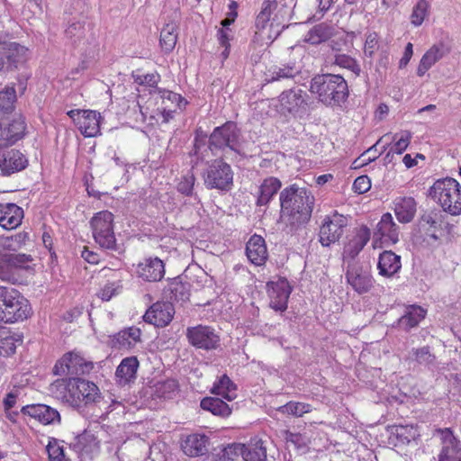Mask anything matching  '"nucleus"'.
<instances>
[{"label":"nucleus","mask_w":461,"mask_h":461,"mask_svg":"<svg viewBox=\"0 0 461 461\" xmlns=\"http://www.w3.org/2000/svg\"><path fill=\"white\" fill-rule=\"evenodd\" d=\"M240 132L233 122H227L220 127H216L207 140V135L203 131L197 130L194 136V146L190 151L193 167L199 161H203L208 155V151L223 150L229 149L240 154L241 147L240 144Z\"/></svg>","instance_id":"nucleus-1"},{"label":"nucleus","mask_w":461,"mask_h":461,"mask_svg":"<svg viewBox=\"0 0 461 461\" xmlns=\"http://www.w3.org/2000/svg\"><path fill=\"white\" fill-rule=\"evenodd\" d=\"M279 201L280 220L292 229L310 221L315 198L307 188L293 184L280 192Z\"/></svg>","instance_id":"nucleus-2"},{"label":"nucleus","mask_w":461,"mask_h":461,"mask_svg":"<svg viewBox=\"0 0 461 461\" xmlns=\"http://www.w3.org/2000/svg\"><path fill=\"white\" fill-rule=\"evenodd\" d=\"M29 59L30 50L25 46L15 41L0 43V72L20 71L16 77L20 95L26 91L28 79L32 76L27 66Z\"/></svg>","instance_id":"nucleus-3"},{"label":"nucleus","mask_w":461,"mask_h":461,"mask_svg":"<svg viewBox=\"0 0 461 461\" xmlns=\"http://www.w3.org/2000/svg\"><path fill=\"white\" fill-rule=\"evenodd\" d=\"M310 91L326 106H341L348 97V86L345 78L338 74L316 75L311 80Z\"/></svg>","instance_id":"nucleus-4"},{"label":"nucleus","mask_w":461,"mask_h":461,"mask_svg":"<svg viewBox=\"0 0 461 461\" xmlns=\"http://www.w3.org/2000/svg\"><path fill=\"white\" fill-rule=\"evenodd\" d=\"M60 385L64 386L60 395L62 402L79 411L89 405L99 403L102 400L98 386L91 381L71 377L63 380Z\"/></svg>","instance_id":"nucleus-5"},{"label":"nucleus","mask_w":461,"mask_h":461,"mask_svg":"<svg viewBox=\"0 0 461 461\" xmlns=\"http://www.w3.org/2000/svg\"><path fill=\"white\" fill-rule=\"evenodd\" d=\"M430 196L453 216L461 215V185L454 178L437 180L430 187Z\"/></svg>","instance_id":"nucleus-6"},{"label":"nucleus","mask_w":461,"mask_h":461,"mask_svg":"<svg viewBox=\"0 0 461 461\" xmlns=\"http://www.w3.org/2000/svg\"><path fill=\"white\" fill-rule=\"evenodd\" d=\"M91 228L95 241L103 249L121 252L113 231V214L101 211L92 218Z\"/></svg>","instance_id":"nucleus-7"},{"label":"nucleus","mask_w":461,"mask_h":461,"mask_svg":"<svg viewBox=\"0 0 461 461\" xmlns=\"http://www.w3.org/2000/svg\"><path fill=\"white\" fill-rule=\"evenodd\" d=\"M204 185L208 189L229 192L233 186V171L222 158L212 160L203 174Z\"/></svg>","instance_id":"nucleus-8"},{"label":"nucleus","mask_w":461,"mask_h":461,"mask_svg":"<svg viewBox=\"0 0 461 461\" xmlns=\"http://www.w3.org/2000/svg\"><path fill=\"white\" fill-rule=\"evenodd\" d=\"M94 368V363L86 360L79 352L66 353L53 367L56 375H85Z\"/></svg>","instance_id":"nucleus-9"},{"label":"nucleus","mask_w":461,"mask_h":461,"mask_svg":"<svg viewBox=\"0 0 461 461\" xmlns=\"http://www.w3.org/2000/svg\"><path fill=\"white\" fill-rule=\"evenodd\" d=\"M306 96V93L299 88L285 90L278 96L276 106L282 114L291 113L294 116H302L308 108Z\"/></svg>","instance_id":"nucleus-10"},{"label":"nucleus","mask_w":461,"mask_h":461,"mask_svg":"<svg viewBox=\"0 0 461 461\" xmlns=\"http://www.w3.org/2000/svg\"><path fill=\"white\" fill-rule=\"evenodd\" d=\"M345 276L348 284L359 294L369 292L373 287L374 278L369 267L358 262L348 265Z\"/></svg>","instance_id":"nucleus-11"},{"label":"nucleus","mask_w":461,"mask_h":461,"mask_svg":"<svg viewBox=\"0 0 461 461\" xmlns=\"http://www.w3.org/2000/svg\"><path fill=\"white\" fill-rule=\"evenodd\" d=\"M189 343L201 349L212 350L220 346V336L210 326L198 325L186 330Z\"/></svg>","instance_id":"nucleus-12"},{"label":"nucleus","mask_w":461,"mask_h":461,"mask_svg":"<svg viewBox=\"0 0 461 461\" xmlns=\"http://www.w3.org/2000/svg\"><path fill=\"white\" fill-rule=\"evenodd\" d=\"M347 226V219L343 215L335 213L325 216L319 231V241L323 247H329L339 241Z\"/></svg>","instance_id":"nucleus-13"},{"label":"nucleus","mask_w":461,"mask_h":461,"mask_svg":"<svg viewBox=\"0 0 461 461\" xmlns=\"http://www.w3.org/2000/svg\"><path fill=\"white\" fill-rule=\"evenodd\" d=\"M32 260V257L26 254L2 255L0 257V279L15 283L18 280L17 271L26 268Z\"/></svg>","instance_id":"nucleus-14"},{"label":"nucleus","mask_w":461,"mask_h":461,"mask_svg":"<svg viewBox=\"0 0 461 461\" xmlns=\"http://www.w3.org/2000/svg\"><path fill=\"white\" fill-rule=\"evenodd\" d=\"M436 435L441 445L438 461H461V441L453 430L450 428L438 429Z\"/></svg>","instance_id":"nucleus-15"},{"label":"nucleus","mask_w":461,"mask_h":461,"mask_svg":"<svg viewBox=\"0 0 461 461\" xmlns=\"http://www.w3.org/2000/svg\"><path fill=\"white\" fill-rule=\"evenodd\" d=\"M20 414L26 419L31 418L41 424L47 425H59L61 423V415L59 411L47 404L34 403L23 406Z\"/></svg>","instance_id":"nucleus-16"},{"label":"nucleus","mask_w":461,"mask_h":461,"mask_svg":"<svg viewBox=\"0 0 461 461\" xmlns=\"http://www.w3.org/2000/svg\"><path fill=\"white\" fill-rule=\"evenodd\" d=\"M86 137H95L100 131V113L91 110H70L67 113Z\"/></svg>","instance_id":"nucleus-17"},{"label":"nucleus","mask_w":461,"mask_h":461,"mask_svg":"<svg viewBox=\"0 0 461 461\" xmlns=\"http://www.w3.org/2000/svg\"><path fill=\"white\" fill-rule=\"evenodd\" d=\"M399 226L394 222L390 212L384 213L374 230L373 246L378 247V242L395 244L399 241Z\"/></svg>","instance_id":"nucleus-18"},{"label":"nucleus","mask_w":461,"mask_h":461,"mask_svg":"<svg viewBox=\"0 0 461 461\" xmlns=\"http://www.w3.org/2000/svg\"><path fill=\"white\" fill-rule=\"evenodd\" d=\"M267 287L270 306L276 311H285L292 292V287L287 279L279 277L276 281H270L267 283Z\"/></svg>","instance_id":"nucleus-19"},{"label":"nucleus","mask_w":461,"mask_h":461,"mask_svg":"<svg viewBox=\"0 0 461 461\" xmlns=\"http://www.w3.org/2000/svg\"><path fill=\"white\" fill-rule=\"evenodd\" d=\"M175 313L172 303L157 302L145 312L143 319L146 322L157 327H165L170 323Z\"/></svg>","instance_id":"nucleus-20"},{"label":"nucleus","mask_w":461,"mask_h":461,"mask_svg":"<svg viewBox=\"0 0 461 461\" xmlns=\"http://www.w3.org/2000/svg\"><path fill=\"white\" fill-rule=\"evenodd\" d=\"M25 128L24 119L20 114H15L12 120L2 119L0 121V140L10 145L15 143L23 137Z\"/></svg>","instance_id":"nucleus-21"},{"label":"nucleus","mask_w":461,"mask_h":461,"mask_svg":"<svg viewBox=\"0 0 461 461\" xmlns=\"http://www.w3.org/2000/svg\"><path fill=\"white\" fill-rule=\"evenodd\" d=\"M28 160L17 149L0 150V170L3 176H10L27 167Z\"/></svg>","instance_id":"nucleus-22"},{"label":"nucleus","mask_w":461,"mask_h":461,"mask_svg":"<svg viewBox=\"0 0 461 461\" xmlns=\"http://www.w3.org/2000/svg\"><path fill=\"white\" fill-rule=\"evenodd\" d=\"M301 66L294 60L271 65L265 73L267 82L281 81L284 79H292L300 75Z\"/></svg>","instance_id":"nucleus-23"},{"label":"nucleus","mask_w":461,"mask_h":461,"mask_svg":"<svg viewBox=\"0 0 461 461\" xmlns=\"http://www.w3.org/2000/svg\"><path fill=\"white\" fill-rule=\"evenodd\" d=\"M209 443L210 439L204 434L194 433L183 438L180 447L185 455L195 457L208 453Z\"/></svg>","instance_id":"nucleus-24"},{"label":"nucleus","mask_w":461,"mask_h":461,"mask_svg":"<svg viewBox=\"0 0 461 461\" xmlns=\"http://www.w3.org/2000/svg\"><path fill=\"white\" fill-rule=\"evenodd\" d=\"M138 276L148 282H157L165 275V266L158 258H145L137 266Z\"/></svg>","instance_id":"nucleus-25"},{"label":"nucleus","mask_w":461,"mask_h":461,"mask_svg":"<svg viewBox=\"0 0 461 461\" xmlns=\"http://www.w3.org/2000/svg\"><path fill=\"white\" fill-rule=\"evenodd\" d=\"M73 448L81 456L93 457L100 451V442L90 431L85 430L77 435L72 443Z\"/></svg>","instance_id":"nucleus-26"},{"label":"nucleus","mask_w":461,"mask_h":461,"mask_svg":"<svg viewBox=\"0 0 461 461\" xmlns=\"http://www.w3.org/2000/svg\"><path fill=\"white\" fill-rule=\"evenodd\" d=\"M23 210L14 203H0V226L13 230L21 225Z\"/></svg>","instance_id":"nucleus-27"},{"label":"nucleus","mask_w":461,"mask_h":461,"mask_svg":"<svg viewBox=\"0 0 461 461\" xmlns=\"http://www.w3.org/2000/svg\"><path fill=\"white\" fill-rule=\"evenodd\" d=\"M246 255L249 260L256 265L262 266L266 263L268 253L265 240L260 236L254 234L246 244Z\"/></svg>","instance_id":"nucleus-28"},{"label":"nucleus","mask_w":461,"mask_h":461,"mask_svg":"<svg viewBox=\"0 0 461 461\" xmlns=\"http://www.w3.org/2000/svg\"><path fill=\"white\" fill-rule=\"evenodd\" d=\"M370 237L371 231L366 225H363L357 229L355 235L348 241L344 247V258L354 259L367 244Z\"/></svg>","instance_id":"nucleus-29"},{"label":"nucleus","mask_w":461,"mask_h":461,"mask_svg":"<svg viewBox=\"0 0 461 461\" xmlns=\"http://www.w3.org/2000/svg\"><path fill=\"white\" fill-rule=\"evenodd\" d=\"M401 257L391 250H384L378 258L379 275L391 277L401 269Z\"/></svg>","instance_id":"nucleus-30"},{"label":"nucleus","mask_w":461,"mask_h":461,"mask_svg":"<svg viewBox=\"0 0 461 461\" xmlns=\"http://www.w3.org/2000/svg\"><path fill=\"white\" fill-rule=\"evenodd\" d=\"M236 449H239L244 461L267 460V449L260 439H252L247 445L237 444Z\"/></svg>","instance_id":"nucleus-31"},{"label":"nucleus","mask_w":461,"mask_h":461,"mask_svg":"<svg viewBox=\"0 0 461 461\" xmlns=\"http://www.w3.org/2000/svg\"><path fill=\"white\" fill-rule=\"evenodd\" d=\"M394 212L402 223L411 222L417 211V203L412 197H398L394 200Z\"/></svg>","instance_id":"nucleus-32"},{"label":"nucleus","mask_w":461,"mask_h":461,"mask_svg":"<svg viewBox=\"0 0 461 461\" xmlns=\"http://www.w3.org/2000/svg\"><path fill=\"white\" fill-rule=\"evenodd\" d=\"M426 310L418 305H409L404 314L398 319V326L405 331L415 328L425 318Z\"/></svg>","instance_id":"nucleus-33"},{"label":"nucleus","mask_w":461,"mask_h":461,"mask_svg":"<svg viewBox=\"0 0 461 461\" xmlns=\"http://www.w3.org/2000/svg\"><path fill=\"white\" fill-rule=\"evenodd\" d=\"M282 186L281 181L274 176L267 177L259 186V194L257 199L258 206H267Z\"/></svg>","instance_id":"nucleus-34"},{"label":"nucleus","mask_w":461,"mask_h":461,"mask_svg":"<svg viewBox=\"0 0 461 461\" xmlns=\"http://www.w3.org/2000/svg\"><path fill=\"white\" fill-rule=\"evenodd\" d=\"M446 54L445 47L442 43L433 45L422 56L417 68V75L422 77L425 73Z\"/></svg>","instance_id":"nucleus-35"},{"label":"nucleus","mask_w":461,"mask_h":461,"mask_svg":"<svg viewBox=\"0 0 461 461\" xmlns=\"http://www.w3.org/2000/svg\"><path fill=\"white\" fill-rule=\"evenodd\" d=\"M138 367L139 361L136 357H130L122 359L115 373L119 379V383L125 385L131 380L135 379Z\"/></svg>","instance_id":"nucleus-36"},{"label":"nucleus","mask_w":461,"mask_h":461,"mask_svg":"<svg viewBox=\"0 0 461 461\" xmlns=\"http://www.w3.org/2000/svg\"><path fill=\"white\" fill-rule=\"evenodd\" d=\"M212 393L227 401H233L237 398V385L227 375H223L214 383Z\"/></svg>","instance_id":"nucleus-37"},{"label":"nucleus","mask_w":461,"mask_h":461,"mask_svg":"<svg viewBox=\"0 0 461 461\" xmlns=\"http://www.w3.org/2000/svg\"><path fill=\"white\" fill-rule=\"evenodd\" d=\"M15 86L17 81L11 83L0 91V113L10 114L14 110V104L17 99Z\"/></svg>","instance_id":"nucleus-38"},{"label":"nucleus","mask_w":461,"mask_h":461,"mask_svg":"<svg viewBox=\"0 0 461 461\" xmlns=\"http://www.w3.org/2000/svg\"><path fill=\"white\" fill-rule=\"evenodd\" d=\"M200 406L203 410L221 417H228L231 413L229 404L218 397H205L201 401Z\"/></svg>","instance_id":"nucleus-39"},{"label":"nucleus","mask_w":461,"mask_h":461,"mask_svg":"<svg viewBox=\"0 0 461 461\" xmlns=\"http://www.w3.org/2000/svg\"><path fill=\"white\" fill-rule=\"evenodd\" d=\"M333 34V29L327 23H321L313 26L306 34L305 41L318 45L321 42L328 41Z\"/></svg>","instance_id":"nucleus-40"},{"label":"nucleus","mask_w":461,"mask_h":461,"mask_svg":"<svg viewBox=\"0 0 461 461\" xmlns=\"http://www.w3.org/2000/svg\"><path fill=\"white\" fill-rule=\"evenodd\" d=\"M177 26L174 23H167L160 32V46L165 52H171L177 41Z\"/></svg>","instance_id":"nucleus-41"},{"label":"nucleus","mask_w":461,"mask_h":461,"mask_svg":"<svg viewBox=\"0 0 461 461\" xmlns=\"http://www.w3.org/2000/svg\"><path fill=\"white\" fill-rule=\"evenodd\" d=\"M141 330L136 327H130L129 329L121 330L116 335V340L121 347L131 348L136 342L140 340Z\"/></svg>","instance_id":"nucleus-42"},{"label":"nucleus","mask_w":461,"mask_h":461,"mask_svg":"<svg viewBox=\"0 0 461 461\" xmlns=\"http://www.w3.org/2000/svg\"><path fill=\"white\" fill-rule=\"evenodd\" d=\"M312 411V408L311 404L294 401H290L277 409V411L282 414L292 415L294 417H302L303 414L309 413Z\"/></svg>","instance_id":"nucleus-43"},{"label":"nucleus","mask_w":461,"mask_h":461,"mask_svg":"<svg viewBox=\"0 0 461 461\" xmlns=\"http://www.w3.org/2000/svg\"><path fill=\"white\" fill-rule=\"evenodd\" d=\"M277 8L276 0H265L261 6V11L256 18V27L264 29L270 21L272 13Z\"/></svg>","instance_id":"nucleus-44"},{"label":"nucleus","mask_w":461,"mask_h":461,"mask_svg":"<svg viewBox=\"0 0 461 461\" xmlns=\"http://www.w3.org/2000/svg\"><path fill=\"white\" fill-rule=\"evenodd\" d=\"M15 349L14 338L10 335V331L6 328L0 327V357H9L14 354Z\"/></svg>","instance_id":"nucleus-45"},{"label":"nucleus","mask_w":461,"mask_h":461,"mask_svg":"<svg viewBox=\"0 0 461 461\" xmlns=\"http://www.w3.org/2000/svg\"><path fill=\"white\" fill-rule=\"evenodd\" d=\"M332 64L351 71L355 77H359L361 73V68L357 61L346 54H336Z\"/></svg>","instance_id":"nucleus-46"},{"label":"nucleus","mask_w":461,"mask_h":461,"mask_svg":"<svg viewBox=\"0 0 461 461\" xmlns=\"http://www.w3.org/2000/svg\"><path fill=\"white\" fill-rule=\"evenodd\" d=\"M412 353L415 361L420 365H423L429 368H431L435 366L436 357L430 352V348L429 346L413 348Z\"/></svg>","instance_id":"nucleus-47"},{"label":"nucleus","mask_w":461,"mask_h":461,"mask_svg":"<svg viewBox=\"0 0 461 461\" xmlns=\"http://www.w3.org/2000/svg\"><path fill=\"white\" fill-rule=\"evenodd\" d=\"M46 449L50 461H69V459L66 457L61 442L57 438H50Z\"/></svg>","instance_id":"nucleus-48"},{"label":"nucleus","mask_w":461,"mask_h":461,"mask_svg":"<svg viewBox=\"0 0 461 461\" xmlns=\"http://www.w3.org/2000/svg\"><path fill=\"white\" fill-rule=\"evenodd\" d=\"M178 389V384L174 379H167L157 384L156 393L158 397L171 399Z\"/></svg>","instance_id":"nucleus-49"},{"label":"nucleus","mask_w":461,"mask_h":461,"mask_svg":"<svg viewBox=\"0 0 461 461\" xmlns=\"http://www.w3.org/2000/svg\"><path fill=\"white\" fill-rule=\"evenodd\" d=\"M429 5L426 0H419L412 9L411 23L414 26H420L428 15Z\"/></svg>","instance_id":"nucleus-50"},{"label":"nucleus","mask_w":461,"mask_h":461,"mask_svg":"<svg viewBox=\"0 0 461 461\" xmlns=\"http://www.w3.org/2000/svg\"><path fill=\"white\" fill-rule=\"evenodd\" d=\"M411 133L408 131H402L400 133H395L393 136V140L394 141L393 146L391 148V151L402 154L405 151L411 142Z\"/></svg>","instance_id":"nucleus-51"},{"label":"nucleus","mask_w":461,"mask_h":461,"mask_svg":"<svg viewBox=\"0 0 461 461\" xmlns=\"http://www.w3.org/2000/svg\"><path fill=\"white\" fill-rule=\"evenodd\" d=\"M195 183V177L193 173H189L183 176L177 185V191L186 196H194L195 200L199 202L196 194H194V185Z\"/></svg>","instance_id":"nucleus-52"},{"label":"nucleus","mask_w":461,"mask_h":461,"mask_svg":"<svg viewBox=\"0 0 461 461\" xmlns=\"http://www.w3.org/2000/svg\"><path fill=\"white\" fill-rule=\"evenodd\" d=\"M20 292L14 288L1 286L0 285V308H9L16 299L19 297Z\"/></svg>","instance_id":"nucleus-53"},{"label":"nucleus","mask_w":461,"mask_h":461,"mask_svg":"<svg viewBox=\"0 0 461 461\" xmlns=\"http://www.w3.org/2000/svg\"><path fill=\"white\" fill-rule=\"evenodd\" d=\"M85 33V23L80 22L71 23L65 31L67 38L70 39L73 44L83 39Z\"/></svg>","instance_id":"nucleus-54"},{"label":"nucleus","mask_w":461,"mask_h":461,"mask_svg":"<svg viewBox=\"0 0 461 461\" xmlns=\"http://www.w3.org/2000/svg\"><path fill=\"white\" fill-rule=\"evenodd\" d=\"M2 239L7 241L8 248H5L6 250H17L29 240V234L22 231L13 236L2 237Z\"/></svg>","instance_id":"nucleus-55"},{"label":"nucleus","mask_w":461,"mask_h":461,"mask_svg":"<svg viewBox=\"0 0 461 461\" xmlns=\"http://www.w3.org/2000/svg\"><path fill=\"white\" fill-rule=\"evenodd\" d=\"M132 77L135 83L150 87L157 86L160 78L159 75L157 73L142 75L136 72L132 73Z\"/></svg>","instance_id":"nucleus-56"},{"label":"nucleus","mask_w":461,"mask_h":461,"mask_svg":"<svg viewBox=\"0 0 461 461\" xmlns=\"http://www.w3.org/2000/svg\"><path fill=\"white\" fill-rule=\"evenodd\" d=\"M120 282H107L100 290L98 295L103 301H109L113 295L120 293Z\"/></svg>","instance_id":"nucleus-57"},{"label":"nucleus","mask_w":461,"mask_h":461,"mask_svg":"<svg viewBox=\"0 0 461 461\" xmlns=\"http://www.w3.org/2000/svg\"><path fill=\"white\" fill-rule=\"evenodd\" d=\"M438 217L439 213L436 211L426 212L420 217V224L422 227L429 226L436 230L438 226Z\"/></svg>","instance_id":"nucleus-58"},{"label":"nucleus","mask_w":461,"mask_h":461,"mask_svg":"<svg viewBox=\"0 0 461 461\" xmlns=\"http://www.w3.org/2000/svg\"><path fill=\"white\" fill-rule=\"evenodd\" d=\"M371 188V180L367 176L357 177L353 183L354 192L361 194L366 193Z\"/></svg>","instance_id":"nucleus-59"},{"label":"nucleus","mask_w":461,"mask_h":461,"mask_svg":"<svg viewBox=\"0 0 461 461\" xmlns=\"http://www.w3.org/2000/svg\"><path fill=\"white\" fill-rule=\"evenodd\" d=\"M162 98L164 104L167 101H169L173 104H176V107L179 109L185 107L187 104V102L179 94L174 93L172 91L165 92L162 95Z\"/></svg>","instance_id":"nucleus-60"},{"label":"nucleus","mask_w":461,"mask_h":461,"mask_svg":"<svg viewBox=\"0 0 461 461\" xmlns=\"http://www.w3.org/2000/svg\"><path fill=\"white\" fill-rule=\"evenodd\" d=\"M237 9L238 3L235 1H230V3L229 4L230 11L227 14V16L221 22L222 27H229L231 23H234L235 19L238 16Z\"/></svg>","instance_id":"nucleus-61"},{"label":"nucleus","mask_w":461,"mask_h":461,"mask_svg":"<svg viewBox=\"0 0 461 461\" xmlns=\"http://www.w3.org/2000/svg\"><path fill=\"white\" fill-rule=\"evenodd\" d=\"M377 46V35L375 33H370L366 40L365 43V53L371 57Z\"/></svg>","instance_id":"nucleus-62"},{"label":"nucleus","mask_w":461,"mask_h":461,"mask_svg":"<svg viewBox=\"0 0 461 461\" xmlns=\"http://www.w3.org/2000/svg\"><path fill=\"white\" fill-rule=\"evenodd\" d=\"M236 445H230L224 447L219 454V461H233L231 455L239 453V449H236Z\"/></svg>","instance_id":"nucleus-63"},{"label":"nucleus","mask_w":461,"mask_h":461,"mask_svg":"<svg viewBox=\"0 0 461 461\" xmlns=\"http://www.w3.org/2000/svg\"><path fill=\"white\" fill-rule=\"evenodd\" d=\"M81 257L90 264H97L100 261V255L96 252L89 250L86 247L83 248Z\"/></svg>","instance_id":"nucleus-64"}]
</instances>
